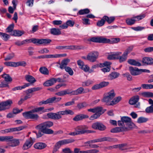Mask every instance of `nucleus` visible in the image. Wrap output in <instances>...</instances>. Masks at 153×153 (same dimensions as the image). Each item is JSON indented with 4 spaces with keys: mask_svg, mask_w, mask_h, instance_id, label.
I'll return each mask as SVG.
<instances>
[{
    "mask_svg": "<svg viewBox=\"0 0 153 153\" xmlns=\"http://www.w3.org/2000/svg\"><path fill=\"white\" fill-rule=\"evenodd\" d=\"M53 125V123L51 121H46L36 126L35 128L39 130L38 132L36 133L37 138H39L43 136L44 134H51L53 133V131L49 128Z\"/></svg>",
    "mask_w": 153,
    "mask_h": 153,
    "instance_id": "1",
    "label": "nucleus"
},
{
    "mask_svg": "<svg viewBox=\"0 0 153 153\" xmlns=\"http://www.w3.org/2000/svg\"><path fill=\"white\" fill-rule=\"evenodd\" d=\"M50 110L49 109H44V107H39L34 109L22 113L23 116L26 119H33L34 121H37L39 118V116L34 113H38L42 111V113H44Z\"/></svg>",
    "mask_w": 153,
    "mask_h": 153,
    "instance_id": "2",
    "label": "nucleus"
},
{
    "mask_svg": "<svg viewBox=\"0 0 153 153\" xmlns=\"http://www.w3.org/2000/svg\"><path fill=\"white\" fill-rule=\"evenodd\" d=\"M74 114V112L69 109L59 111L56 113H49L47 114V115L49 118L55 120H59L62 118V115H73Z\"/></svg>",
    "mask_w": 153,
    "mask_h": 153,
    "instance_id": "3",
    "label": "nucleus"
},
{
    "mask_svg": "<svg viewBox=\"0 0 153 153\" xmlns=\"http://www.w3.org/2000/svg\"><path fill=\"white\" fill-rule=\"evenodd\" d=\"M114 96V91L112 89L104 94L102 101L105 102L107 105H113L115 104L114 99H113Z\"/></svg>",
    "mask_w": 153,
    "mask_h": 153,
    "instance_id": "4",
    "label": "nucleus"
},
{
    "mask_svg": "<svg viewBox=\"0 0 153 153\" xmlns=\"http://www.w3.org/2000/svg\"><path fill=\"white\" fill-rule=\"evenodd\" d=\"M121 120L117 122L118 125L120 126H126L128 128V130L131 128L134 124L131 121V118L128 117L123 116L121 117Z\"/></svg>",
    "mask_w": 153,
    "mask_h": 153,
    "instance_id": "5",
    "label": "nucleus"
},
{
    "mask_svg": "<svg viewBox=\"0 0 153 153\" xmlns=\"http://www.w3.org/2000/svg\"><path fill=\"white\" fill-rule=\"evenodd\" d=\"M75 140L72 138H70L66 139H64L56 143L55 145L53 151V153H56L60 148L62 145L71 143L74 142Z\"/></svg>",
    "mask_w": 153,
    "mask_h": 153,
    "instance_id": "6",
    "label": "nucleus"
},
{
    "mask_svg": "<svg viewBox=\"0 0 153 153\" xmlns=\"http://www.w3.org/2000/svg\"><path fill=\"white\" fill-rule=\"evenodd\" d=\"M70 61L69 59H66L62 60L61 63L59 62L58 63L60 65L59 67L62 70L65 69L66 72H68L69 75L72 76L74 74L73 71L70 67L66 66Z\"/></svg>",
    "mask_w": 153,
    "mask_h": 153,
    "instance_id": "7",
    "label": "nucleus"
},
{
    "mask_svg": "<svg viewBox=\"0 0 153 153\" xmlns=\"http://www.w3.org/2000/svg\"><path fill=\"white\" fill-rule=\"evenodd\" d=\"M90 41L94 42H97L102 43H114V40L111 41L109 39L105 38L102 36H97V37H93L89 40Z\"/></svg>",
    "mask_w": 153,
    "mask_h": 153,
    "instance_id": "8",
    "label": "nucleus"
},
{
    "mask_svg": "<svg viewBox=\"0 0 153 153\" xmlns=\"http://www.w3.org/2000/svg\"><path fill=\"white\" fill-rule=\"evenodd\" d=\"M114 19V17H109L107 16H105L100 20L98 21L97 22V25L99 27H101L104 24L105 21H106L108 23L110 24L113 22Z\"/></svg>",
    "mask_w": 153,
    "mask_h": 153,
    "instance_id": "9",
    "label": "nucleus"
},
{
    "mask_svg": "<svg viewBox=\"0 0 153 153\" xmlns=\"http://www.w3.org/2000/svg\"><path fill=\"white\" fill-rule=\"evenodd\" d=\"M99 53L97 51H92L88 53L87 56V59L92 62L96 61L99 56Z\"/></svg>",
    "mask_w": 153,
    "mask_h": 153,
    "instance_id": "10",
    "label": "nucleus"
},
{
    "mask_svg": "<svg viewBox=\"0 0 153 153\" xmlns=\"http://www.w3.org/2000/svg\"><path fill=\"white\" fill-rule=\"evenodd\" d=\"M91 127L95 130H98L100 131H104L106 129V126L100 122H97L93 123Z\"/></svg>",
    "mask_w": 153,
    "mask_h": 153,
    "instance_id": "11",
    "label": "nucleus"
},
{
    "mask_svg": "<svg viewBox=\"0 0 153 153\" xmlns=\"http://www.w3.org/2000/svg\"><path fill=\"white\" fill-rule=\"evenodd\" d=\"M32 41V43L36 45L48 44L51 42V40L50 39H39L35 38H33Z\"/></svg>",
    "mask_w": 153,
    "mask_h": 153,
    "instance_id": "12",
    "label": "nucleus"
},
{
    "mask_svg": "<svg viewBox=\"0 0 153 153\" xmlns=\"http://www.w3.org/2000/svg\"><path fill=\"white\" fill-rule=\"evenodd\" d=\"M13 103L12 100H9L0 103V111L9 109Z\"/></svg>",
    "mask_w": 153,
    "mask_h": 153,
    "instance_id": "13",
    "label": "nucleus"
},
{
    "mask_svg": "<svg viewBox=\"0 0 153 153\" xmlns=\"http://www.w3.org/2000/svg\"><path fill=\"white\" fill-rule=\"evenodd\" d=\"M88 128V127L85 126L80 125L75 128L74 130L78 135H80L86 133V130Z\"/></svg>",
    "mask_w": 153,
    "mask_h": 153,
    "instance_id": "14",
    "label": "nucleus"
},
{
    "mask_svg": "<svg viewBox=\"0 0 153 153\" xmlns=\"http://www.w3.org/2000/svg\"><path fill=\"white\" fill-rule=\"evenodd\" d=\"M34 141L33 139L30 137L29 139H27L25 143L24 144L22 149L24 150H27L30 148L32 145Z\"/></svg>",
    "mask_w": 153,
    "mask_h": 153,
    "instance_id": "15",
    "label": "nucleus"
},
{
    "mask_svg": "<svg viewBox=\"0 0 153 153\" xmlns=\"http://www.w3.org/2000/svg\"><path fill=\"white\" fill-rule=\"evenodd\" d=\"M109 84V82H102L99 84H96L93 86L92 87V89L94 90L106 87Z\"/></svg>",
    "mask_w": 153,
    "mask_h": 153,
    "instance_id": "16",
    "label": "nucleus"
},
{
    "mask_svg": "<svg viewBox=\"0 0 153 153\" xmlns=\"http://www.w3.org/2000/svg\"><path fill=\"white\" fill-rule=\"evenodd\" d=\"M99 152L98 150L92 149L86 151H80L79 149L76 148L74 150V153H97Z\"/></svg>",
    "mask_w": 153,
    "mask_h": 153,
    "instance_id": "17",
    "label": "nucleus"
},
{
    "mask_svg": "<svg viewBox=\"0 0 153 153\" xmlns=\"http://www.w3.org/2000/svg\"><path fill=\"white\" fill-rule=\"evenodd\" d=\"M129 70L131 74L133 76H137L140 74V69H139L136 67H130Z\"/></svg>",
    "mask_w": 153,
    "mask_h": 153,
    "instance_id": "18",
    "label": "nucleus"
},
{
    "mask_svg": "<svg viewBox=\"0 0 153 153\" xmlns=\"http://www.w3.org/2000/svg\"><path fill=\"white\" fill-rule=\"evenodd\" d=\"M142 62L144 65H152L153 64V59L150 57H145L143 58Z\"/></svg>",
    "mask_w": 153,
    "mask_h": 153,
    "instance_id": "19",
    "label": "nucleus"
},
{
    "mask_svg": "<svg viewBox=\"0 0 153 153\" xmlns=\"http://www.w3.org/2000/svg\"><path fill=\"white\" fill-rule=\"evenodd\" d=\"M47 146L46 144L42 142H39L35 143L33 146L34 147L37 149L42 150L45 148Z\"/></svg>",
    "mask_w": 153,
    "mask_h": 153,
    "instance_id": "20",
    "label": "nucleus"
},
{
    "mask_svg": "<svg viewBox=\"0 0 153 153\" xmlns=\"http://www.w3.org/2000/svg\"><path fill=\"white\" fill-rule=\"evenodd\" d=\"M89 117L88 115L84 114H79L76 115L73 119L75 121H78L83 119L88 118Z\"/></svg>",
    "mask_w": 153,
    "mask_h": 153,
    "instance_id": "21",
    "label": "nucleus"
},
{
    "mask_svg": "<svg viewBox=\"0 0 153 153\" xmlns=\"http://www.w3.org/2000/svg\"><path fill=\"white\" fill-rule=\"evenodd\" d=\"M71 94V90L67 89L65 90L61 91L55 93V94L58 96H64L66 94Z\"/></svg>",
    "mask_w": 153,
    "mask_h": 153,
    "instance_id": "22",
    "label": "nucleus"
},
{
    "mask_svg": "<svg viewBox=\"0 0 153 153\" xmlns=\"http://www.w3.org/2000/svg\"><path fill=\"white\" fill-rule=\"evenodd\" d=\"M25 77V80L30 83V85L36 81L33 77L30 75H26Z\"/></svg>",
    "mask_w": 153,
    "mask_h": 153,
    "instance_id": "23",
    "label": "nucleus"
},
{
    "mask_svg": "<svg viewBox=\"0 0 153 153\" xmlns=\"http://www.w3.org/2000/svg\"><path fill=\"white\" fill-rule=\"evenodd\" d=\"M56 83L55 78H52L45 82L43 84L45 86H49L53 85Z\"/></svg>",
    "mask_w": 153,
    "mask_h": 153,
    "instance_id": "24",
    "label": "nucleus"
},
{
    "mask_svg": "<svg viewBox=\"0 0 153 153\" xmlns=\"http://www.w3.org/2000/svg\"><path fill=\"white\" fill-rule=\"evenodd\" d=\"M24 33V32L19 30H13L10 33V35L15 36H20Z\"/></svg>",
    "mask_w": 153,
    "mask_h": 153,
    "instance_id": "25",
    "label": "nucleus"
},
{
    "mask_svg": "<svg viewBox=\"0 0 153 153\" xmlns=\"http://www.w3.org/2000/svg\"><path fill=\"white\" fill-rule=\"evenodd\" d=\"M11 137L12 138L10 141H8V142H11L9 143V146L12 147H14L18 145L19 143V140L16 139H13V137L12 136H11Z\"/></svg>",
    "mask_w": 153,
    "mask_h": 153,
    "instance_id": "26",
    "label": "nucleus"
},
{
    "mask_svg": "<svg viewBox=\"0 0 153 153\" xmlns=\"http://www.w3.org/2000/svg\"><path fill=\"white\" fill-rule=\"evenodd\" d=\"M84 90V88L82 87H80L76 90L71 91V95H78L81 94Z\"/></svg>",
    "mask_w": 153,
    "mask_h": 153,
    "instance_id": "27",
    "label": "nucleus"
},
{
    "mask_svg": "<svg viewBox=\"0 0 153 153\" xmlns=\"http://www.w3.org/2000/svg\"><path fill=\"white\" fill-rule=\"evenodd\" d=\"M127 62L131 65L137 66H140L141 65V63L134 59H129L127 61Z\"/></svg>",
    "mask_w": 153,
    "mask_h": 153,
    "instance_id": "28",
    "label": "nucleus"
},
{
    "mask_svg": "<svg viewBox=\"0 0 153 153\" xmlns=\"http://www.w3.org/2000/svg\"><path fill=\"white\" fill-rule=\"evenodd\" d=\"M84 49V47L78 45H70L66 46V49L68 50H76L83 49Z\"/></svg>",
    "mask_w": 153,
    "mask_h": 153,
    "instance_id": "29",
    "label": "nucleus"
},
{
    "mask_svg": "<svg viewBox=\"0 0 153 153\" xmlns=\"http://www.w3.org/2000/svg\"><path fill=\"white\" fill-rule=\"evenodd\" d=\"M50 33L54 35H58L61 34V31L59 29L55 28H52L50 29Z\"/></svg>",
    "mask_w": 153,
    "mask_h": 153,
    "instance_id": "30",
    "label": "nucleus"
},
{
    "mask_svg": "<svg viewBox=\"0 0 153 153\" xmlns=\"http://www.w3.org/2000/svg\"><path fill=\"white\" fill-rule=\"evenodd\" d=\"M106 110V109H103L102 107H98L95 108V113L100 116L103 114Z\"/></svg>",
    "mask_w": 153,
    "mask_h": 153,
    "instance_id": "31",
    "label": "nucleus"
},
{
    "mask_svg": "<svg viewBox=\"0 0 153 153\" xmlns=\"http://www.w3.org/2000/svg\"><path fill=\"white\" fill-rule=\"evenodd\" d=\"M139 100L138 96H136L131 98L129 101V103L130 105H134L137 103Z\"/></svg>",
    "mask_w": 153,
    "mask_h": 153,
    "instance_id": "32",
    "label": "nucleus"
},
{
    "mask_svg": "<svg viewBox=\"0 0 153 153\" xmlns=\"http://www.w3.org/2000/svg\"><path fill=\"white\" fill-rule=\"evenodd\" d=\"M12 137L10 136H0V141L8 142L11 140Z\"/></svg>",
    "mask_w": 153,
    "mask_h": 153,
    "instance_id": "33",
    "label": "nucleus"
},
{
    "mask_svg": "<svg viewBox=\"0 0 153 153\" xmlns=\"http://www.w3.org/2000/svg\"><path fill=\"white\" fill-rule=\"evenodd\" d=\"M90 12L89 9L88 8H86L80 10L78 12L77 14L82 15L85 14H88Z\"/></svg>",
    "mask_w": 153,
    "mask_h": 153,
    "instance_id": "34",
    "label": "nucleus"
},
{
    "mask_svg": "<svg viewBox=\"0 0 153 153\" xmlns=\"http://www.w3.org/2000/svg\"><path fill=\"white\" fill-rule=\"evenodd\" d=\"M30 85V84L28 83H26L25 84H24V85H23L21 86H19L13 88L12 89V90L13 91H15L16 90H21L22 89L25 88L26 87H28Z\"/></svg>",
    "mask_w": 153,
    "mask_h": 153,
    "instance_id": "35",
    "label": "nucleus"
},
{
    "mask_svg": "<svg viewBox=\"0 0 153 153\" xmlns=\"http://www.w3.org/2000/svg\"><path fill=\"white\" fill-rule=\"evenodd\" d=\"M136 21V19L134 18V17L132 18L128 19L126 20L127 24L129 25H131L135 23Z\"/></svg>",
    "mask_w": 153,
    "mask_h": 153,
    "instance_id": "36",
    "label": "nucleus"
},
{
    "mask_svg": "<svg viewBox=\"0 0 153 153\" xmlns=\"http://www.w3.org/2000/svg\"><path fill=\"white\" fill-rule=\"evenodd\" d=\"M141 95L143 96L147 97H153V93L149 92H143L141 93Z\"/></svg>",
    "mask_w": 153,
    "mask_h": 153,
    "instance_id": "37",
    "label": "nucleus"
},
{
    "mask_svg": "<svg viewBox=\"0 0 153 153\" xmlns=\"http://www.w3.org/2000/svg\"><path fill=\"white\" fill-rule=\"evenodd\" d=\"M128 128L126 126H120V127H115V132H119L123 131H127Z\"/></svg>",
    "mask_w": 153,
    "mask_h": 153,
    "instance_id": "38",
    "label": "nucleus"
},
{
    "mask_svg": "<svg viewBox=\"0 0 153 153\" xmlns=\"http://www.w3.org/2000/svg\"><path fill=\"white\" fill-rule=\"evenodd\" d=\"M2 76V77L4 79V80L7 82H11L12 80V78L9 74H4Z\"/></svg>",
    "mask_w": 153,
    "mask_h": 153,
    "instance_id": "39",
    "label": "nucleus"
},
{
    "mask_svg": "<svg viewBox=\"0 0 153 153\" xmlns=\"http://www.w3.org/2000/svg\"><path fill=\"white\" fill-rule=\"evenodd\" d=\"M39 71L41 73L44 74L48 75L49 74L48 70L45 67H41L39 69Z\"/></svg>",
    "mask_w": 153,
    "mask_h": 153,
    "instance_id": "40",
    "label": "nucleus"
},
{
    "mask_svg": "<svg viewBox=\"0 0 153 153\" xmlns=\"http://www.w3.org/2000/svg\"><path fill=\"white\" fill-rule=\"evenodd\" d=\"M88 105L87 103L85 102L78 103L77 105V108L79 110L81 109Z\"/></svg>",
    "mask_w": 153,
    "mask_h": 153,
    "instance_id": "41",
    "label": "nucleus"
},
{
    "mask_svg": "<svg viewBox=\"0 0 153 153\" xmlns=\"http://www.w3.org/2000/svg\"><path fill=\"white\" fill-rule=\"evenodd\" d=\"M50 103H52L51 98H48L46 100H43L39 102V105H41L43 104L46 105Z\"/></svg>",
    "mask_w": 153,
    "mask_h": 153,
    "instance_id": "42",
    "label": "nucleus"
},
{
    "mask_svg": "<svg viewBox=\"0 0 153 153\" xmlns=\"http://www.w3.org/2000/svg\"><path fill=\"white\" fill-rule=\"evenodd\" d=\"M148 120L147 118L143 117H140L138 118L137 120V123H141L146 122Z\"/></svg>",
    "mask_w": 153,
    "mask_h": 153,
    "instance_id": "43",
    "label": "nucleus"
},
{
    "mask_svg": "<svg viewBox=\"0 0 153 153\" xmlns=\"http://www.w3.org/2000/svg\"><path fill=\"white\" fill-rule=\"evenodd\" d=\"M15 56V53H9L7 56L4 58V60L9 61L12 59Z\"/></svg>",
    "mask_w": 153,
    "mask_h": 153,
    "instance_id": "44",
    "label": "nucleus"
},
{
    "mask_svg": "<svg viewBox=\"0 0 153 153\" xmlns=\"http://www.w3.org/2000/svg\"><path fill=\"white\" fill-rule=\"evenodd\" d=\"M127 58V57L124 55L123 54L121 56H115V59H119L120 62L125 61L126 60Z\"/></svg>",
    "mask_w": 153,
    "mask_h": 153,
    "instance_id": "45",
    "label": "nucleus"
},
{
    "mask_svg": "<svg viewBox=\"0 0 153 153\" xmlns=\"http://www.w3.org/2000/svg\"><path fill=\"white\" fill-rule=\"evenodd\" d=\"M0 35L2 37V39L5 41L8 40L10 37V35L8 34L2 32H0Z\"/></svg>",
    "mask_w": 153,
    "mask_h": 153,
    "instance_id": "46",
    "label": "nucleus"
},
{
    "mask_svg": "<svg viewBox=\"0 0 153 153\" xmlns=\"http://www.w3.org/2000/svg\"><path fill=\"white\" fill-rule=\"evenodd\" d=\"M27 65L26 63L24 61H19L16 62V67L19 66H25Z\"/></svg>",
    "mask_w": 153,
    "mask_h": 153,
    "instance_id": "47",
    "label": "nucleus"
},
{
    "mask_svg": "<svg viewBox=\"0 0 153 153\" xmlns=\"http://www.w3.org/2000/svg\"><path fill=\"white\" fill-rule=\"evenodd\" d=\"M114 139L109 137H102V142L107 141L109 142H112L114 141Z\"/></svg>",
    "mask_w": 153,
    "mask_h": 153,
    "instance_id": "48",
    "label": "nucleus"
},
{
    "mask_svg": "<svg viewBox=\"0 0 153 153\" xmlns=\"http://www.w3.org/2000/svg\"><path fill=\"white\" fill-rule=\"evenodd\" d=\"M145 16L146 15L144 14L134 16V18L136 19V21H139L145 18Z\"/></svg>",
    "mask_w": 153,
    "mask_h": 153,
    "instance_id": "49",
    "label": "nucleus"
},
{
    "mask_svg": "<svg viewBox=\"0 0 153 153\" xmlns=\"http://www.w3.org/2000/svg\"><path fill=\"white\" fill-rule=\"evenodd\" d=\"M4 64L7 66L16 67V62H4Z\"/></svg>",
    "mask_w": 153,
    "mask_h": 153,
    "instance_id": "50",
    "label": "nucleus"
},
{
    "mask_svg": "<svg viewBox=\"0 0 153 153\" xmlns=\"http://www.w3.org/2000/svg\"><path fill=\"white\" fill-rule=\"evenodd\" d=\"M146 112L148 113H153V105L147 107L145 110Z\"/></svg>",
    "mask_w": 153,
    "mask_h": 153,
    "instance_id": "51",
    "label": "nucleus"
},
{
    "mask_svg": "<svg viewBox=\"0 0 153 153\" xmlns=\"http://www.w3.org/2000/svg\"><path fill=\"white\" fill-rule=\"evenodd\" d=\"M14 27V24L13 23L10 25L6 29L7 30V32L8 33H11L13 30V29Z\"/></svg>",
    "mask_w": 153,
    "mask_h": 153,
    "instance_id": "52",
    "label": "nucleus"
},
{
    "mask_svg": "<svg viewBox=\"0 0 153 153\" xmlns=\"http://www.w3.org/2000/svg\"><path fill=\"white\" fill-rule=\"evenodd\" d=\"M52 103H56L58 102L61 100L62 98L61 97L56 98L55 97H53L51 98Z\"/></svg>",
    "mask_w": 153,
    "mask_h": 153,
    "instance_id": "53",
    "label": "nucleus"
},
{
    "mask_svg": "<svg viewBox=\"0 0 153 153\" xmlns=\"http://www.w3.org/2000/svg\"><path fill=\"white\" fill-rule=\"evenodd\" d=\"M123 76L127 78V79L128 81H131L132 80V77L128 73H126L123 74Z\"/></svg>",
    "mask_w": 153,
    "mask_h": 153,
    "instance_id": "54",
    "label": "nucleus"
},
{
    "mask_svg": "<svg viewBox=\"0 0 153 153\" xmlns=\"http://www.w3.org/2000/svg\"><path fill=\"white\" fill-rule=\"evenodd\" d=\"M111 64V63L109 62L106 61L103 63H100V67L101 68L104 66H108L110 65Z\"/></svg>",
    "mask_w": 153,
    "mask_h": 153,
    "instance_id": "55",
    "label": "nucleus"
},
{
    "mask_svg": "<svg viewBox=\"0 0 153 153\" xmlns=\"http://www.w3.org/2000/svg\"><path fill=\"white\" fill-rule=\"evenodd\" d=\"M92 81L90 80H88L86 82H83L82 83V86L85 87L86 86H88L90 84H92Z\"/></svg>",
    "mask_w": 153,
    "mask_h": 153,
    "instance_id": "56",
    "label": "nucleus"
},
{
    "mask_svg": "<svg viewBox=\"0 0 153 153\" xmlns=\"http://www.w3.org/2000/svg\"><path fill=\"white\" fill-rule=\"evenodd\" d=\"M100 116L99 114L95 113V114L91 115L89 118L90 120H94L99 117Z\"/></svg>",
    "mask_w": 153,
    "mask_h": 153,
    "instance_id": "57",
    "label": "nucleus"
},
{
    "mask_svg": "<svg viewBox=\"0 0 153 153\" xmlns=\"http://www.w3.org/2000/svg\"><path fill=\"white\" fill-rule=\"evenodd\" d=\"M62 151L64 153H72L73 152L69 148H66L63 149Z\"/></svg>",
    "mask_w": 153,
    "mask_h": 153,
    "instance_id": "58",
    "label": "nucleus"
},
{
    "mask_svg": "<svg viewBox=\"0 0 153 153\" xmlns=\"http://www.w3.org/2000/svg\"><path fill=\"white\" fill-rule=\"evenodd\" d=\"M80 68L85 72L88 71L89 69V68L88 67V66L87 65H83L82 67H80Z\"/></svg>",
    "mask_w": 153,
    "mask_h": 153,
    "instance_id": "59",
    "label": "nucleus"
},
{
    "mask_svg": "<svg viewBox=\"0 0 153 153\" xmlns=\"http://www.w3.org/2000/svg\"><path fill=\"white\" fill-rule=\"evenodd\" d=\"M107 59L109 60H111L115 59V54L111 52L107 57Z\"/></svg>",
    "mask_w": 153,
    "mask_h": 153,
    "instance_id": "60",
    "label": "nucleus"
},
{
    "mask_svg": "<svg viewBox=\"0 0 153 153\" xmlns=\"http://www.w3.org/2000/svg\"><path fill=\"white\" fill-rule=\"evenodd\" d=\"M75 104L74 100L72 99L71 101L68 102L65 104V106H70L74 105Z\"/></svg>",
    "mask_w": 153,
    "mask_h": 153,
    "instance_id": "61",
    "label": "nucleus"
},
{
    "mask_svg": "<svg viewBox=\"0 0 153 153\" xmlns=\"http://www.w3.org/2000/svg\"><path fill=\"white\" fill-rule=\"evenodd\" d=\"M132 29L135 31H141L144 28V27H141L140 26H138L137 27H134L132 28Z\"/></svg>",
    "mask_w": 153,
    "mask_h": 153,
    "instance_id": "62",
    "label": "nucleus"
},
{
    "mask_svg": "<svg viewBox=\"0 0 153 153\" xmlns=\"http://www.w3.org/2000/svg\"><path fill=\"white\" fill-rule=\"evenodd\" d=\"M66 23L68 26H69L71 27H73L74 24V22L71 20H68L67 21Z\"/></svg>",
    "mask_w": 153,
    "mask_h": 153,
    "instance_id": "63",
    "label": "nucleus"
},
{
    "mask_svg": "<svg viewBox=\"0 0 153 153\" xmlns=\"http://www.w3.org/2000/svg\"><path fill=\"white\" fill-rule=\"evenodd\" d=\"M33 0H27L26 3L28 6L32 7L33 5Z\"/></svg>",
    "mask_w": 153,
    "mask_h": 153,
    "instance_id": "64",
    "label": "nucleus"
}]
</instances>
